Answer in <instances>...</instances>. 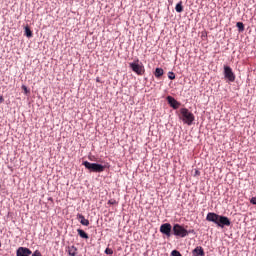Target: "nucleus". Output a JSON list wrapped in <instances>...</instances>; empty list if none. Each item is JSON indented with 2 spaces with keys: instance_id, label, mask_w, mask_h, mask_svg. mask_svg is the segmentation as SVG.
Segmentation results:
<instances>
[{
  "instance_id": "f257e3e1",
  "label": "nucleus",
  "mask_w": 256,
  "mask_h": 256,
  "mask_svg": "<svg viewBox=\"0 0 256 256\" xmlns=\"http://www.w3.org/2000/svg\"><path fill=\"white\" fill-rule=\"evenodd\" d=\"M206 220L215 223L218 227H229L231 225V220L227 216H221L213 212H209L206 216Z\"/></svg>"
},
{
  "instance_id": "f03ea898",
  "label": "nucleus",
  "mask_w": 256,
  "mask_h": 256,
  "mask_svg": "<svg viewBox=\"0 0 256 256\" xmlns=\"http://www.w3.org/2000/svg\"><path fill=\"white\" fill-rule=\"evenodd\" d=\"M180 115V119H182L183 123H186V125H192L195 121V115L187 108L180 109Z\"/></svg>"
},
{
  "instance_id": "7ed1b4c3",
  "label": "nucleus",
  "mask_w": 256,
  "mask_h": 256,
  "mask_svg": "<svg viewBox=\"0 0 256 256\" xmlns=\"http://www.w3.org/2000/svg\"><path fill=\"white\" fill-rule=\"evenodd\" d=\"M82 165H84V167H86L88 171H91L92 173H103V171H105V166L101 164L84 161Z\"/></svg>"
},
{
  "instance_id": "20e7f679",
  "label": "nucleus",
  "mask_w": 256,
  "mask_h": 256,
  "mask_svg": "<svg viewBox=\"0 0 256 256\" xmlns=\"http://www.w3.org/2000/svg\"><path fill=\"white\" fill-rule=\"evenodd\" d=\"M173 234L176 237H187V235H189V232L187 231V229H185L183 226L179 225V224H175L172 228Z\"/></svg>"
},
{
  "instance_id": "39448f33",
  "label": "nucleus",
  "mask_w": 256,
  "mask_h": 256,
  "mask_svg": "<svg viewBox=\"0 0 256 256\" xmlns=\"http://www.w3.org/2000/svg\"><path fill=\"white\" fill-rule=\"evenodd\" d=\"M129 67L132 69L134 73L137 75H144L145 74V67L135 62L129 63Z\"/></svg>"
},
{
  "instance_id": "423d86ee",
  "label": "nucleus",
  "mask_w": 256,
  "mask_h": 256,
  "mask_svg": "<svg viewBox=\"0 0 256 256\" xmlns=\"http://www.w3.org/2000/svg\"><path fill=\"white\" fill-rule=\"evenodd\" d=\"M224 77L228 79L230 83H235V73L229 66H224Z\"/></svg>"
},
{
  "instance_id": "0eeeda50",
  "label": "nucleus",
  "mask_w": 256,
  "mask_h": 256,
  "mask_svg": "<svg viewBox=\"0 0 256 256\" xmlns=\"http://www.w3.org/2000/svg\"><path fill=\"white\" fill-rule=\"evenodd\" d=\"M172 226L170 223H164L160 226V233L166 235V237H171Z\"/></svg>"
},
{
  "instance_id": "6e6552de",
  "label": "nucleus",
  "mask_w": 256,
  "mask_h": 256,
  "mask_svg": "<svg viewBox=\"0 0 256 256\" xmlns=\"http://www.w3.org/2000/svg\"><path fill=\"white\" fill-rule=\"evenodd\" d=\"M33 252L26 247H19L16 251V256H30Z\"/></svg>"
},
{
  "instance_id": "1a4fd4ad",
  "label": "nucleus",
  "mask_w": 256,
  "mask_h": 256,
  "mask_svg": "<svg viewBox=\"0 0 256 256\" xmlns=\"http://www.w3.org/2000/svg\"><path fill=\"white\" fill-rule=\"evenodd\" d=\"M167 101L170 105V107H172V109H179V106L181 105L177 100H175V98H173L172 96H167Z\"/></svg>"
},
{
  "instance_id": "9d476101",
  "label": "nucleus",
  "mask_w": 256,
  "mask_h": 256,
  "mask_svg": "<svg viewBox=\"0 0 256 256\" xmlns=\"http://www.w3.org/2000/svg\"><path fill=\"white\" fill-rule=\"evenodd\" d=\"M193 256H205V250L201 246H197L194 250H192Z\"/></svg>"
},
{
  "instance_id": "9b49d317",
  "label": "nucleus",
  "mask_w": 256,
  "mask_h": 256,
  "mask_svg": "<svg viewBox=\"0 0 256 256\" xmlns=\"http://www.w3.org/2000/svg\"><path fill=\"white\" fill-rule=\"evenodd\" d=\"M77 219L80 220L81 225H84V227H89V220L85 219L83 214H77Z\"/></svg>"
},
{
  "instance_id": "f8f14e48",
  "label": "nucleus",
  "mask_w": 256,
  "mask_h": 256,
  "mask_svg": "<svg viewBox=\"0 0 256 256\" xmlns=\"http://www.w3.org/2000/svg\"><path fill=\"white\" fill-rule=\"evenodd\" d=\"M165 71L163 70V68H156L154 75L157 79H159L160 77H163Z\"/></svg>"
},
{
  "instance_id": "ddd939ff",
  "label": "nucleus",
  "mask_w": 256,
  "mask_h": 256,
  "mask_svg": "<svg viewBox=\"0 0 256 256\" xmlns=\"http://www.w3.org/2000/svg\"><path fill=\"white\" fill-rule=\"evenodd\" d=\"M175 11L177 13H183V1L176 4Z\"/></svg>"
},
{
  "instance_id": "4468645a",
  "label": "nucleus",
  "mask_w": 256,
  "mask_h": 256,
  "mask_svg": "<svg viewBox=\"0 0 256 256\" xmlns=\"http://www.w3.org/2000/svg\"><path fill=\"white\" fill-rule=\"evenodd\" d=\"M68 254L70 256H75L77 255V248H75V246H70L68 247Z\"/></svg>"
},
{
  "instance_id": "2eb2a0df",
  "label": "nucleus",
  "mask_w": 256,
  "mask_h": 256,
  "mask_svg": "<svg viewBox=\"0 0 256 256\" xmlns=\"http://www.w3.org/2000/svg\"><path fill=\"white\" fill-rule=\"evenodd\" d=\"M236 27L238 28L239 33H243V31H245V25L243 22H237Z\"/></svg>"
},
{
  "instance_id": "dca6fc26",
  "label": "nucleus",
  "mask_w": 256,
  "mask_h": 256,
  "mask_svg": "<svg viewBox=\"0 0 256 256\" xmlns=\"http://www.w3.org/2000/svg\"><path fill=\"white\" fill-rule=\"evenodd\" d=\"M77 232H78V235H79L82 239H89V235L86 234L83 230L78 229Z\"/></svg>"
},
{
  "instance_id": "f3484780",
  "label": "nucleus",
  "mask_w": 256,
  "mask_h": 256,
  "mask_svg": "<svg viewBox=\"0 0 256 256\" xmlns=\"http://www.w3.org/2000/svg\"><path fill=\"white\" fill-rule=\"evenodd\" d=\"M25 35H26V37H28V38L33 37V32L31 31V29L29 28V26H26V27H25Z\"/></svg>"
},
{
  "instance_id": "a211bd4d",
  "label": "nucleus",
  "mask_w": 256,
  "mask_h": 256,
  "mask_svg": "<svg viewBox=\"0 0 256 256\" xmlns=\"http://www.w3.org/2000/svg\"><path fill=\"white\" fill-rule=\"evenodd\" d=\"M168 79L173 81L175 79V73L174 72H168Z\"/></svg>"
},
{
  "instance_id": "6ab92c4d",
  "label": "nucleus",
  "mask_w": 256,
  "mask_h": 256,
  "mask_svg": "<svg viewBox=\"0 0 256 256\" xmlns=\"http://www.w3.org/2000/svg\"><path fill=\"white\" fill-rule=\"evenodd\" d=\"M171 256H183V255H181V252H179V251H177V250H173V251L171 252Z\"/></svg>"
},
{
  "instance_id": "aec40b11",
  "label": "nucleus",
  "mask_w": 256,
  "mask_h": 256,
  "mask_svg": "<svg viewBox=\"0 0 256 256\" xmlns=\"http://www.w3.org/2000/svg\"><path fill=\"white\" fill-rule=\"evenodd\" d=\"M105 253H106V255H113V249L106 248Z\"/></svg>"
},
{
  "instance_id": "412c9836",
  "label": "nucleus",
  "mask_w": 256,
  "mask_h": 256,
  "mask_svg": "<svg viewBox=\"0 0 256 256\" xmlns=\"http://www.w3.org/2000/svg\"><path fill=\"white\" fill-rule=\"evenodd\" d=\"M108 205H117V200H115V199L109 200Z\"/></svg>"
},
{
  "instance_id": "4be33fe9",
  "label": "nucleus",
  "mask_w": 256,
  "mask_h": 256,
  "mask_svg": "<svg viewBox=\"0 0 256 256\" xmlns=\"http://www.w3.org/2000/svg\"><path fill=\"white\" fill-rule=\"evenodd\" d=\"M32 256H43L39 250H36Z\"/></svg>"
},
{
  "instance_id": "5701e85b",
  "label": "nucleus",
  "mask_w": 256,
  "mask_h": 256,
  "mask_svg": "<svg viewBox=\"0 0 256 256\" xmlns=\"http://www.w3.org/2000/svg\"><path fill=\"white\" fill-rule=\"evenodd\" d=\"M250 203H251L252 205H256V197H252V198L250 199Z\"/></svg>"
},
{
  "instance_id": "b1692460",
  "label": "nucleus",
  "mask_w": 256,
  "mask_h": 256,
  "mask_svg": "<svg viewBox=\"0 0 256 256\" xmlns=\"http://www.w3.org/2000/svg\"><path fill=\"white\" fill-rule=\"evenodd\" d=\"M5 101V98H3V96L0 95V103H3Z\"/></svg>"
},
{
  "instance_id": "393cba45",
  "label": "nucleus",
  "mask_w": 256,
  "mask_h": 256,
  "mask_svg": "<svg viewBox=\"0 0 256 256\" xmlns=\"http://www.w3.org/2000/svg\"><path fill=\"white\" fill-rule=\"evenodd\" d=\"M22 89L25 91V93H27V86L23 85Z\"/></svg>"
},
{
  "instance_id": "a878e982",
  "label": "nucleus",
  "mask_w": 256,
  "mask_h": 256,
  "mask_svg": "<svg viewBox=\"0 0 256 256\" xmlns=\"http://www.w3.org/2000/svg\"><path fill=\"white\" fill-rule=\"evenodd\" d=\"M195 175H201V172L199 170H196Z\"/></svg>"
},
{
  "instance_id": "bb28decb",
  "label": "nucleus",
  "mask_w": 256,
  "mask_h": 256,
  "mask_svg": "<svg viewBox=\"0 0 256 256\" xmlns=\"http://www.w3.org/2000/svg\"><path fill=\"white\" fill-rule=\"evenodd\" d=\"M168 3H169L170 5H173V0H168Z\"/></svg>"
},
{
  "instance_id": "cd10ccee",
  "label": "nucleus",
  "mask_w": 256,
  "mask_h": 256,
  "mask_svg": "<svg viewBox=\"0 0 256 256\" xmlns=\"http://www.w3.org/2000/svg\"><path fill=\"white\" fill-rule=\"evenodd\" d=\"M0 247H1V242H0Z\"/></svg>"
}]
</instances>
